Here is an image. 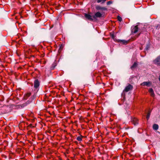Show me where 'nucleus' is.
<instances>
[{"mask_svg": "<svg viewBox=\"0 0 160 160\" xmlns=\"http://www.w3.org/2000/svg\"><path fill=\"white\" fill-rule=\"evenodd\" d=\"M77 140L79 141H81L82 140V137L81 136H78L77 138Z\"/></svg>", "mask_w": 160, "mask_h": 160, "instance_id": "obj_16", "label": "nucleus"}, {"mask_svg": "<svg viewBox=\"0 0 160 160\" xmlns=\"http://www.w3.org/2000/svg\"><path fill=\"white\" fill-rule=\"evenodd\" d=\"M118 41L124 44L127 43L128 42L127 41L124 40H119Z\"/></svg>", "mask_w": 160, "mask_h": 160, "instance_id": "obj_15", "label": "nucleus"}, {"mask_svg": "<svg viewBox=\"0 0 160 160\" xmlns=\"http://www.w3.org/2000/svg\"><path fill=\"white\" fill-rule=\"evenodd\" d=\"M101 84H102L103 85V86H104V84L103 83H101Z\"/></svg>", "mask_w": 160, "mask_h": 160, "instance_id": "obj_24", "label": "nucleus"}, {"mask_svg": "<svg viewBox=\"0 0 160 160\" xmlns=\"http://www.w3.org/2000/svg\"><path fill=\"white\" fill-rule=\"evenodd\" d=\"M31 95L30 93H27L25 94L23 97V99L25 100H27L28 97H29Z\"/></svg>", "mask_w": 160, "mask_h": 160, "instance_id": "obj_10", "label": "nucleus"}, {"mask_svg": "<svg viewBox=\"0 0 160 160\" xmlns=\"http://www.w3.org/2000/svg\"><path fill=\"white\" fill-rule=\"evenodd\" d=\"M111 37L113 39L114 41H116V39L115 38V36L114 34H112L111 35Z\"/></svg>", "mask_w": 160, "mask_h": 160, "instance_id": "obj_17", "label": "nucleus"}, {"mask_svg": "<svg viewBox=\"0 0 160 160\" xmlns=\"http://www.w3.org/2000/svg\"><path fill=\"white\" fill-rule=\"evenodd\" d=\"M96 9V11H97V10ZM93 16V18H94V20H95L97 18L100 17V12H99V10Z\"/></svg>", "mask_w": 160, "mask_h": 160, "instance_id": "obj_5", "label": "nucleus"}, {"mask_svg": "<svg viewBox=\"0 0 160 160\" xmlns=\"http://www.w3.org/2000/svg\"><path fill=\"white\" fill-rule=\"evenodd\" d=\"M133 123L135 125H137L138 123V120L136 118H134L133 120Z\"/></svg>", "mask_w": 160, "mask_h": 160, "instance_id": "obj_13", "label": "nucleus"}, {"mask_svg": "<svg viewBox=\"0 0 160 160\" xmlns=\"http://www.w3.org/2000/svg\"><path fill=\"white\" fill-rule=\"evenodd\" d=\"M138 26H135L132 28V33H136L138 31Z\"/></svg>", "mask_w": 160, "mask_h": 160, "instance_id": "obj_8", "label": "nucleus"}, {"mask_svg": "<svg viewBox=\"0 0 160 160\" xmlns=\"http://www.w3.org/2000/svg\"><path fill=\"white\" fill-rule=\"evenodd\" d=\"M112 1H110L107 2V4L108 5H109L112 3Z\"/></svg>", "mask_w": 160, "mask_h": 160, "instance_id": "obj_20", "label": "nucleus"}, {"mask_svg": "<svg viewBox=\"0 0 160 160\" xmlns=\"http://www.w3.org/2000/svg\"><path fill=\"white\" fill-rule=\"evenodd\" d=\"M101 148H100V149H101ZM102 148H103V147Z\"/></svg>", "mask_w": 160, "mask_h": 160, "instance_id": "obj_26", "label": "nucleus"}, {"mask_svg": "<svg viewBox=\"0 0 160 160\" xmlns=\"http://www.w3.org/2000/svg\"><path fill=\"white\" fill-rule=\"evenodd\" d=\"M118 19L119 21H121L122 20V18L119 16H118Z\"/></svg>", "mask_w": 160, "mask_h": 160, "instance_id": "obj_19", "label": "nucleus"}, {"mask_svg": "<svg viewBox=\"0 0 160 160\" xmlns=\"http://www.w3.org/2000/svg\"><path fill=\"white\" fill-rule=\"evenodd\" d=\"M91 2L92 5L95 6V8L97 10H98L100 9V6L96 4V3L100 2V0H92Z\"/></svg>", "mask_w": 160, "mask_h": 160, "instance_id": "obj_1", "label": "nucleus"}, {"mask_svg": "<svg viewBox=\"0 0 160 160\" xmlns=\"http://www.w3.org/2000/svg\"><path fill=\"white\" fill-rule=\"evenodd\" d=\"M132 88V85L130 84H129L127 86L124 90V91L127 92L131 90Z\"/></svg>", "mask_w": 160, "mask_h": 160, "instance_id": "obj_7", "label": "nucleus"}, {"mask_svg": "<svg viewBox=\"0 0 160 160\" xmlns=\"http://www.w3.org/2000/svg\"><path fill=\"white\" fill-rule=\"evenodd\" d=\"M159 81H160V75H159Z\"/></svg>", "mask_w": 160, "mask_h": 160, "instance_id": "obj_25", "label": "nucleus"}, {"mask_svg": "<svg viewBox=\"0 0 160 160\" xmlns=\"http://www.w3.org/2000/svg\"><path fill=\"white\" fill-rule=\"evenodd\" d=\"M32 101V99L30 98L29 101H28V103H29L30 102H31Z\"/></svg>", "mask_w": 160, "mask_h": 160, "instance_id": "obj_21", "label": "nucleus"}, {"mask_svg": "<svg viewBox=\"0 0 160 160\" xmlns=\"http://www.w3.org/2000/svg\"><path fill=\"white\" fill-rule=\"evenodd\" d=\"M153 63L157 65H160V56L157 57L153 61Z\"/></svg>", "mask_w": 160, "mask_h": 160, "instance_id": "obj_3", "label": "nucleus"}, {"mask_svg": "<svg viewBox=\"0 0 160 160\" xmlns=\"http://www.w3.org/2000/svg\"><path fill=\"white\" fill-rule=\"evenodd\" d=\"M84 16L87 19L89 20H94V18H93V16H91L89 14L85 13Z\"/></svg>", "mask_w": 160, "mask_h": 160, "instance_id": "obj_4", "label": "nucleus"}, {"mask_svg": "<svg viewBox=\"0 0 160 160\" xmlns=\"http://www.w3.org/2000/svg\"><path fill=\"white\" fill-rule=\"evenodd\" d=\"M148 46H147V47H146V50H148Z\"/></svg>", "mask_w": 160, "mask_h": 160, "instance_id": "obj_23", "label": "nucleus"}, {"mask_svg": "<svg viewBox=\"0 0 160 160\" xmlns=\"http://www.w3.org/2000/svg\"><path fill=\"white\" fill-rule=\"evenodd\" d=\"M107 11V9L105 7H101V17H103Z\"/></svg>", "mask_w": 160, "mask_h": 160, "instance_id": "obj_2", "label": "nucleus"}, {"mask_svg": "<svg viewBox=\"0 0 160 160\" xmlns=\"http://www.w3.org/2000/svg\"><path fill=\"white\" fill-rule=\"evenodd\" d=\"M106 1V0H101V2L103 3Z\"/></svg>", "mask_w": 160, "mask_h": 160, "instance_id": "obj_22", "label": "nucleus"}, {"mask_svg": "<svg viewBox=\"0 0 160 160\" xmlns=\"http://www.w3.org/2000/svg\"><path fill=\"white\" fill-rule=\"evenodd\" d=\"M148 91L151 96L152 97H154V93L152 88H150L148 90Z\"/></svg>", "mask_w": 160, "mask_h": 160, "instance_id": "obj_11", "label": "nucleus"}, {"mask_svg": "<svg viewBox=\"0 0 160 160\" xmlns=\"http://www.w3.org/2000/svg\"><path fill=\"white\" fill-rule=\"evenodd\" d=\"M39 86V82L38 80H36L34 82V87L37 88Z\"/></svg>", "mask_w": 160, "mask_h": 160, "instance_id": "obj_9", "label": "nucleus"}, {"mask_svg": "<svg viewBox=\"0 0 160 160\" xmlns=\"http://www.w3.org/2000/svg\"><path fill=\"white\" fill-rule=\"evenodd\" d=\"M150 112H148V113L147 116V117H146L147 120H148L149 119L150 116Z\"/></svg>", "mask_w": 160, "mask_h": 160, "instance_id": "obj_18", "label": "nucleus"}, {"mask_svg": "<svg viewBox=\"0 0 160 160\" xmlns=\"http://www.w3.org/2000/svg\"><path fill=\"white\" fill-rule=\"evenodd\" d=\"M141 85L150 87L151 85V83L150 82H144L141 84Z\"/></svg>", "mask_w": 160, "mask_h": 160, "instance_id": "obj_6", "label": "nucleus"}, {"mask_svg": "<svg viewBox=\"0 0 160 160\" xmlns=\"http://www.w3.org/2000/svg\"><path fill=\"white\" fill-rule=\"evenodd\" d=\"M137 64L136 62H134V64L132 65L131 67V69H132L135 67H136L137 66Z\"/></svg>", "mask_w": 160, "mask_h": 160, "instance_id": "obj_14", "label": "nucleus"}, {"mask_svg": "<svg viewBox=\"0 0 160 160\" xmlns=\"http://www.w3.org/2000/svg\"><path fill=\"white\" fill-rule=\"evenodd\" d=\"M153 128L154 130H157L158 128V124H154L153 125Z\"/></svg>", "mask_w": 160, "mask_h": 160, "instance_id": "obj_12", "label": "nucleus"}]
</instances>
